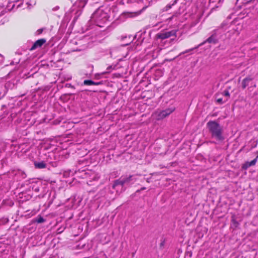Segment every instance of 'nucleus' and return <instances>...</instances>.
I'll use <instances>...</instances> for the list:
<instances>
[{"label":"nucleus","mask_w":258,"mask_h":258,"mask_svg":"<svg viewBox=\"0 0 258 258\" xmlns=\"http://www.w3.org/2000/svg\"><path fill=\"white\" fill-rule=\"evenodd\" d=\"M46 40L45 39L42 38L34 42L30 50H33L37 49V48L41 47L45 42Z\"/></svg>","instance_id":"obj_6"},{"label":"nucleus","mask_w":258,"mask_h":258,"mask_svg":"<svg viewBox=\"0 0 258 258\" xmlns=\"http://www.w3.org/2000/svg\"><path fill=\"white\" fill-rule=\"evenodd\" d=\"M194 49V48H192V49H191L187 50H186L185 52H183V53H185L188 52H189V51L193 50Z\"/></svg>","instance_id":"obj_23"},{"label":"nucleus","mask_w":258,"mask_h":258,"mask_svg":"<svg viewBox=\"0 0 258 258\" xmlns=\"http://www.w3.org/2000/svg\"><path fill=\"white\" fill-rule=\"evenodd\" d=\"M93 17L95 20L97 25L99 26H101V24L105 23L109 18L108 14L100 10L96 11Z\"/></svg>","instance_id":"obj_3"},{"label":"nucleus","mask_w":258,"mask_h":258,"mask_svg":"<svg viewBox=\"0 0 258 258\" xmlns=\"http://www.w3.org/2000/svg\"><path fill=\"white\" fill-rule=\"evenodd\" d=\"M232 222L234 226H235L236 227L238 226V225H239V223L238 222L236 221V220L234 218V217H232Z\"/></svg>","instance_id":"obj_18"},{"label":"nucleus","mask_w":258,"mask_h":258,"mask_svg":"<svg viewBox=\"0 0 258 258\" xmlns=\"http://www.w3.org/2000/svg\"><path fill=\"white\" fill-rule=\"evenodd\" d=\"M4 58L2 55H0V63L3 61Z\"/></svg>","instance_id":"obj_22"},{"label":"nucleus","mask_w":258,"mask_h":258,"mask_svg":"<svg viewBox=\"0 0 258 258\" xmlns=\"http://www.w3.org/2000/svg\"><path fill=\"white\" fill-rule=\"evenodd\" d=\"M35 221L38 223H41L44 222L45 220L42 217L40 216L37 219H36Z\"/></svg>","instance_id":"obj_17"},{"label":"nucleus","mask_w":258,"mask_h":258,"mask_svg":"<svg viewBox=\"0 0 258 258\" xmlns=\"http://www.w3.org/2000/svg\"><path fill=\"white\" fill-rule=\"evenodd\" d=\"M175 32L174 31L163 32L160 33H158L156 35V37L158 39H160L162 40L168 38L171 36L175 35Z\"/></svg>","instance_id":"obj_4"},{"label":"nucleus","mask_w":258,"mask_h":258,"mask_svg":"<svg viewBox=\"0 0 258 258\" xmlns=\"http://www.w3.org/2000/svg\"><path fill=\"white\" fill-rule=\"evenodd\" d=\"M124 184L122 178H120L114 181V183L112 185V188H115L117 185H120L123 186Z\"/></svg>","instance_id":"obj_8"},{"label":"nucleus","mask_w":258,"mask_h":258,"mask_svg":"<svg viewBox=\"0 0 258 258\" xmlns=\"http://www.w3.org/2000/svg\"><path fill=\"white\" fill-rule=\"evenodd\" d=\"M138 14H139V13H135V15H136V16L138 15Z\"/></svg>","instance_id":"obj_26"},{"label":"nucleus","mask_w":258,"mask_h":258,"mask_svg":"<svg viewBox=\"0 0 258 258\" xmlns=\"http://www.w3.org/2000/svg\"><path fill=\"white\" fill-rule=\"evenodd\" d=\"M22 4V3L19 1L11 2L8 4L7 9L8 11L15 10L19 8Z\"/></svg>","instance_id":"obj_5"},{"label":"nucleus","mask_w":258,"mask_h":258,"mask_svg":"<svg viewBox=\"0 0 258 258\" xmlns=\"http://www.w3.org/2000/svg\"><path fill=\"white\" fill-rule=\"evenodd\" d=\"M252 78L250 77H247L244 78L241 83L242 89H245L247 86H248L249 83L252 80Z\"/></svg>","instance_id":"obj_7"},{"label":"nucleus","mask_w":258,"mask_h":258,"mask_svg":"<svg viewBox=\"0 0 258 258\" xmlns=\"http://www.w3.org/2000/svg\"><path fill=\"white\" fill-rule=\"evenodd\" d=\"M43 30H44L43 28H41V29L37 30V31L36 32V35H40V34H41L43 32Z\"/></svg>","instance_id":"obj_20"},{"label":"nucleus","mask_w":258,"mask_h":258,"mask_svg":"<svg viewBox=\"0 0 258 258\" xmlns=\"http://www.w3.org/2000/svg\"><path fill=\"white\" fill-rule=\"evenodd\" d=\"M249 167H250V166H249V163H248V162H247L243 165L242 168H243L244 169H246L247 168H248Z\"/></svg>","instance_id":"obj_19"},{"label":"nucleus","mask_w":258,"mask_h":258,"mask_svg":"<svg viewBox=\"0 0 258 258\" xmlns=\"http://www.w3.org/2000/svg\"><path fill=\"white\" fill-rule=\"evenodd\" d=\"M59 9V7L58 6H56L52 9V10L54 11H56L58 10Z\"/></svg>","instance_id":"obj_21"},{"label":"nucleus","mask_w":258,"mask_h":258,"mask_svg":"<svg viewBox=\"0 0 258 258\" xmlns=\"http://www.w3.org/2000/svg\"><path fill=\"white\" fill-rule=\"evenodd\" d=\"M175 109L174 106H170L163 110L157 109L153 113L152 117L153 119L156 120H162L173 113Z\"/></svg>","instance_id":"obj_2"},{"label":"nucleus","mask_w":258,"mask_h":258,"mask_svg":"<svg viewBox=\"0 0 258 258\" xmlns=\"http://www.w3.org/2000/svg\"><path fill=\"white\" fill-rule=\"evenodd\" d=\"M206 41L210 43L215 44L217 42V40L216 39L215 37H214L213 35H212L211 36H210L207 39Z\"/></svg>","instance_id":"obj_13"},{"label":"nucleus","mask_w":258,"mask_h":258,"mask_svg":"<svg viewBox=\"0 0 258 258\" xmlns=\"http://www.w3.org/2000/svg\"><path fill=\"white\" fill-rule=\"evenodd\" d=\"M207 126L213 138L218 141L224 139L222 135V128L218 122L215 121H209L207 123Z\"/></svg>","instance_id":"obj_1"},{"label":"nucleus","mask_w":258,"mask_h":258,"mask_svg":"<svg viewBox=\"0 0 258 258\" xmlns=\"http://www.w3.org/2000/svg\"><path fill=\"white\" fill-rule=\"evenodd\" d=\"M221 94L225 97V99H227V100L230 97V93L228 90H224Z\"/></svg>","instance_id":"obj_14"},{"label":"nucleus","mask_w":258,"mask_h":258,"mask_svg":"<svg viewBox=\"0 0 258 258\" xmlns=\"http://www.w3.org/2000/svg\"><path fill=\"white\" fill-rule=\"evenodd\" d=\"M196 23H194V24H192V26L196 25Z\"/></svg>","instance_id":"obj_27"},{"label":"nucleus","mask_w":258,"mask_h":258,"mask_svg":"<svg viewBox=\"0 0 258 258\" xmlns=\"http://www.w3.org/2000/svg\"><path fill=\"white\" fill-rule=\"evenodd\" d=\"M101 84V82H95L92 80H86L84 81V84L85 85H99Z\"/></svg>","instance_id":"obj_10"},{"label":"nucleus","mask_w":258,"mask_h":258,"mask_svg":"<svg viewBox=\"0 0 258 258\" xmlns=\"http://www.w3.org/2000/svg\"><path fill=\"white\" fill-rule=\"evenodd\" d=\"M219 94L216 95V101L219 104H222L227 101V99H225L222 97L218 98Z\"/></svg>","instance_id":"obj_11"},{"label":"nucleus","mask_w":258,"mask_h":258,"mask_svg":"<svg viewBox=\"0 0 258 258\" xmlns=\"http://www.w3.org/2000/svg\"><path fill=\"white\" fill-rule=\"evenodd\" d=\"M256 154H257V156L258 157V150L256 151Z\"/></svg>","instance_id":"obj_25"},{"label":"nucleus","mask_w":258,"mask_h":258,"mask_svg":"<svg viewBox=\"0 0 258 258\" xmlns=\"http://www.w3.org/2000/svg\"><path fill=\"white\" fill-rule=\"evenodd\" d=\"M132 178V175H130L128 177L122 178L124 183L129 182L131 181Z\"/></svg>","instance_id":"obj_15"},{"label":"nucleus","mask_w":258,"mask_h":258,"mask_svg":"<svg viewBox=\"0 0 258 258\" xmlns=\"http://www.w3.org/2000/svg\"><path fill=\"white\" fill-rule=\"evenodd\" d=\"M257 160V156H256V157L254 159L251 161L250 162H248V163H249V166H252L254 165L256 163Z\"/></svg>","instance_id":"obj_16"},{"label":"nucleus","mask_w":258,"mask_h":258,"mask_svg":"<svg viewBox=\"0 0 258 258\" xmlns=\"http://www.w3.org/2000/svg\"><path fill=\"white\" fill-rule=\"evenodd\" d=\"M145 189H146V187H144L141 188V190H144Z\"/></svg>","instance_id":"obj_24"},{"label":"nucleus","mask_w":258,"mask_h":258,"mask_svg":"<svg viewBox=\"0 0 258 258\" xmlns=\"http://www.w3.org/2000/svg\"><path fill=\"white\" fill-rule=\"evenodd\" d=\"M34 165L36 168H39V169L44 168L46 166V164L44 161H41V162H35Z\"/></svg>","instance_id":"obj_9"},{"label":"nucleus","mask_w":258,"mask_h":258,"mask_svg":"<svg viewBox=\"0 0 258 258\" xmlns=\"http://www.w3.org/2000/svg\"><path fill=\"white\" fill-rule=\"evenodd\" d=\"M177 1H178V0H175L172 4H171V5H170V4L167 5L165 7H164L162 9V11L163 12L167 11L168 10L170 9L173 6L175 5L177 3Z\"/></svg>","instance_id":"obj_12"}]
</instances>
